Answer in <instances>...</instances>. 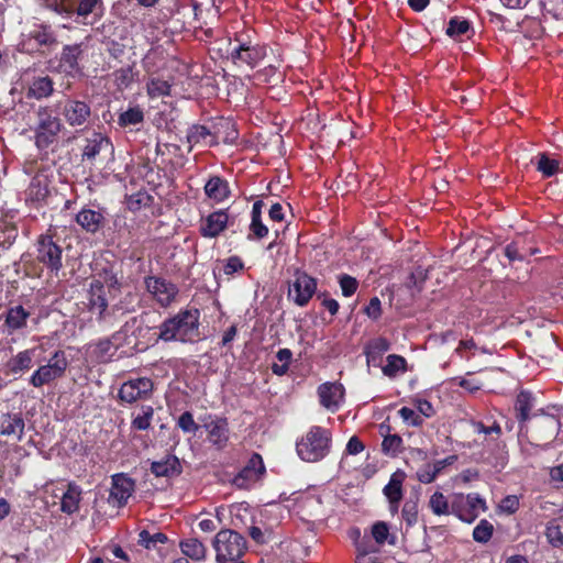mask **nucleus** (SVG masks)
I'll return each mask as SVG.
<instances>
[{"label": "nucleus", "instance_id": "54", "mask_svg": "<svg viewBox=\"0 0 563 563\" xmlns=\"http://www.w3.org/2000/svg\"><path fill=\"white\" fill-rule=\"evenodd\" d=\"M398 413L408 426L420 427L423 423V418L415 409L402 407Z\"/></svg>", "mask_w": 563, "mask_h": 563}, {"label": "nucleus", "instance_id": "58", "mask_svg": "<svg viewBox=\"0 0 563 563\" xmlns=\"http://www.w3.org/2000/svg\"><path fill=\"white\" fill-rule=\"evenodd\" d=\"M372 536L378 544H383L388 540L389 528L384 521L376 522L372 528Z\"/></svg>", "mask_w": 563, "mask_h": 563}, {"label": "nucleus", "instance_id": "32", "mask_svg": "<svg viewBox=\"0 0 563 563\" xmlns=\"http://www.w3.org/2000/svg\"><path fill=\"white\" fill-rule=\"evenodd\" d=\"M533 407L532 394L522 390L518 394L516 400L517 419L520 423L526 422L530 419L529 412Z\"/></svg>", "mask_w": 563, "mask_h": 563}, {"label": "nucleus", "instance_id": "53", "mask_svg": "<svg viewBox=\"0 0 563 563\" xmlns=\"http://www.w3.org/2000/svg\"><path fill=\"white\" fill-rule=\"evenodd\" d=\"M552 4H544V0H540L543 14L551 15L555 20H563V0H552Z\"/></svg>", "mask_w": 563, "mask_h": 563}, {"label": "nucleus", "instance_id": "33", "mask_svg": "<svg viewBox=\"0 0 563 563\" xmlns=\"http://www.w3.org/2000/svg\"><path fill=\"white\" fill-rule=\"evenodd\" d=\"M405 479V473L401 471L395 472L388 484L384 487V495L386 498L394 500H401L402 498V482Z\"/></svg>", "mask_w": 563, "mask_h": 563}, {"label": "nucleus", "instance_id": "21", "mask_svg": "<svg viewBox=\"0 0 563 563\" xmlns=\"http://www.w3.org/2000/svg\"><path fill=\"white\" fill-rule=\"evenodd\" d=\"M119 338L120 333H115L110 339H102L98 341L96 344L90 345L91 354L100 363L111 361V358L115 355L117 350L119 347Z\"/></svg>", "mask_w": 563, "mask_h": 563}, {"label": "nucleus", "instance_id": "43", "mask_svg": "<svg viewBox=\"0 0 563 563\" xmlns=\"http://www.w3.org/2000/svg\"><path fill=\"white\" fill-rule=\"evenodd\" d=\"M494 533V526L487 519H482L473 529V539L478 543H487Z\"/></svg>", "mask_w": 563, "mask_h": 563}, {"label": "nucleus", "instance_id": "39", "mask_svg": "<svg viewBox=\"0 0 563 563\" xmlns=\"http://www.w3.org/2000/svg\"><path fill=\"white\" fill-rule=\"evenodd\" d=\"M23 428V419L8 416L2 420L0 424V433L3 435H16L20 439Z\"/></svg>", "mask_w": 563, "mask_h": 563}, {"label": "nucleus", "instance_id": "15", "mask_svg": "<svg viewBox=\"0 0 563 563\" xmlns=\"http://www.w3.org/2000/svg\"><path fill=\"white\" fill-rule=\"evenodd\" d=\"M37 261L52 271H58L62 267V249L51 238H42L37 241Z\"/></svg>", "mask_w": 563, "mask_h": 563}, {"label": "nucleus", "instance_id": "9", "mask_svg": "<svg viewBox=\"0 0 563 563\" xmlns=\"http://www.w3.org/2000/svg\"><path fill=\"white\" fill-rule=\"evenodd\" d=\"M153 382L147 377L131 378L119 390V398L128 404L147 399L153 391Z\"/></svg>", "mask_w": 563, "mask_h": 563}, {"label": "nucleus", "instance_id": "55", "mask_svg": "<svg viewBox=\"0 0 563 563\" xmlns=\"http://www.w3.org/2000/svg\"><path fill=\"white\" fill-rule=\"evenodd\" d=\"M470 30V22L467 20H460L453 18L450 20L446 34L450 36H460L465 34Z\"/></svg>", "mask_w": 563, "mask_h": 563}, {"label": "nucleus", "instance_id": "42", "mask_svg": "<svg viewBox=\"0 0 563 563\" xmlns=\"http://www.w3.org/2000/svg\"><path fill=\"white\" fill-rule=\"evenodd\" d=\"M146 90L151 98H159L169 95L170 85L167 80L153 77L147 81Z\"/></svg>", "mask_w": 563, "mask_h": 563}, {"label": "nucleus", "instance_id": "35", "mask_svg": "<svg viewBox=\"0 0 563 563\" xmlns=\"http://www.w3.org/2000/svg\"><path fill=\"white\" fill-rule=\"evenodd\" d=\"M536 167L543 177H552L560 169V162L550 157L547 153H540L537 157Z\"/></svg>", "mask_w": 563, "mask_h": 563}, {"label": "nucleus", "instance_id": "19", "mask_svg": "<svg viewBox=\"0 0 563 563\" xmlns=\"http://www.w3.org/2000/svg\"><path fill=\"white\" fill-rule=\"evenodd\" d=\"M88 307L93 314H97L99 320L103 318L107 311L108 301L104 297V286L99 279L92 280L90 284Z\"/></svg>", "mask_w": 563, "mask_h": 563}, {"label": "nucleus", "instance_id": "56", "mask_svg": "<svg viewBox=\"0 0 563 563\" xmlns=\"http://www.w3.org/2000/svg\"><path fill=\"white\" fill-rule=\"evenodd\" d=\"M177 424L186 433H196L199 429V426L194 420V416L189 411H185L180 415Z\"/></svg>", "mask_w": 563, "mask_h": 563}, {"label": "nucleus", "instance_id": "47", "mask_svg": "<svg viewBox=\"0 0 563 563\" xmlns=\"http://www.w3.org/2000/svg\"><path fill=\"white\" fill-rule=\"evenodd\" d=\"M114 81L120 89L128 88L134 80L133 68L122 67L114 71Z\"/></svg>", "mask_w": 563, "mask_h": 563}, {"label": "nucleus", "instance_id": "12", "mask_svg": "<svg viewBox=\"0 0 563 563\" xmlns=\"http://www.w3.org/2000/svg\"><path fill=\"white\" fill-rule=\"evenodd\" d=\"M203 428L207 431L208 442L217 450H224L230 440L229 422L225 418L209 417Z\"/></svg>", "mask_w": 563, "mask_h": 563}, {"label": "nucleus", "instance_id": "59", "mask_svg": "<svg viewBox=\"0 0 563 563\" xmlns=\"http://www.w3.org/2000/svg\"><path fill=\"white\" fill-rule=\"evenodd\" d=\"M518 508L519 499L514 495L506 496L499 504V510L508 515L516 512Z\"/></svg>", "mask_w": 563, "mask_h": 563}, {"label": "nucleus", "instance_id": "26", "mask_svg": "<svg viewBox=\"0 0 563 563\" xmlns=\"http://www.w3.org/2000/svg\"><path fill=\"white\" fill-rule=\"evenodd\" d=\"M205 194L208 198L221 202L230 195L229 184L220 176H212L205 185Z\"/></svg>", "mask_w": 563, "mask_h": 563}, {"label": "nucleus", "instance_id": "40", "mask_svg": "<svg viewBox=\"0 0 563 563\" xmlns=\"http://www.w3.org/2000/svg\"><path fill=\"white\" fill-rule=\"evenodd\" d=\"M401 517L407 527H413L418 522L419 506L418 497L409 498L405 501L401 509Z\"/></svg>", "mask_w": 563, "mask_h": 563}, {"label": "nucleus", "instance_id": "2", "mask_svg": "<svg viewBox=\"0 0 563 563\" xmlns=\"http://www.w3.org/2000/svg\"><path fill=\"white\" fill-rule=\"evenodd\" d=\"M199 311L197 309L180 310L159 325L158 338L165 342H194L199 335Z\"/></svg>", "mask_w": 563, "mask_h": 563}, {"label": "nucleus", "instance_id": "8", "mask_svg": "<svg viewBox=\"0 0 563 563\" xmlns=\"http://www.w3.org/2000/svg\"><path fill=\"white\" fill-rule=\"evenodd\" d=\"M265 472L262 456L253 453L245 466L234 476L232 484L240 489H249L262 479Z\"/></svg>", "mask_w": 563, "mask_h": 563}, {"label": "nucleus", "instance_id": "62", "mask_svg": "<svg viewBox=\"0 0 563 563\" xmlns=\"http://www.w3.org/2000/svg\"><path fill=\"white\" fill-rule=\"evenodd\" d=\"M417 412L423 418H430L434 415L433 406L426 399H417L415 401Z\"/></svg>", "mask_w": 563, "mask_h": 563}, {"label": "nucleus", "instance_id": "3", "mask_svg": "<svg viewBox=\"0 0 563 563\" xmlns=\"http://www.w3.org/2000/svg\"><path fill=\"white\" fill-rule=\"evenodd\" d=\"M331 444V431L320 426H312L297 440L296 452L303 462L317 463L328 456Z\"/></svg>", "mask_w": 563, "mask_h": 563}, {"label": "nucleus", "instance_id": "48", "mask_svg": "<svg viewBox=\"0 0 563 563\" xmlns=\"http://www.w3.org/2000/svg\"><path fill=\"white\" fill-rule=\"evenodd\" d=\"M32 366V356L31 351L26 350L20 352L12 361H11V369L12 372H21L24 369H29Z\"/></svg>", "mask_w": 563, "mask_h": 563}, {"label": "nucleus", "instance_id": "61", "mask_svg": "<svg viewBox=\"0 0 563 563\" xmlns=\"http://www.w3.org/2000/svg\"><path fill=\"white\" fill-rule=\"evenodd\" d=\"M365 313L368 318L376 320L382 314V306L380 300L377 297H373L369 300V303L364 309Z\"/></svg>", "mask_w": 563, "mask_h": 563}, {"label": "nucleus", "instance_id": "64", "mask_svg": "<svg viewBox=\"0 0 563 563\" xmlns=\"http://www.w3.org/2000/svg\"><path fill=\"white\" fill-rule=\"evenodd\" d=\"M243 268V263L238 256H231L227 260L223 272L225 275H232Z\"/></svg>", "mask_w": 563, "mask_h": 563}, {"label": "nucleus", "instance_id": "46", "mask_svg": "<svg viewBox=\"0 0 563 563\" xmlns=\"http://www.w3.org/2000/svg\"><path fill=\"white\" fill-rule=\"evenodd\" d=\"M144 119L143 111L139 107L130 108L119 117V124L122 126L136 125Z\"/></svg>", "mask_w": 563, "mask_h": 563}, {"label": "nucleus", "instance_id": "7", "mask_svg": "<svg viewBox=\"0 0 563 563\" xmlns=\"http://www.w3.org/2000/svg\"><path fill=\"white\" fill-rule=\"evenodd\" d=\"M144 285L151 299L162 308L169 307L179 292L178 287L173 282L162 276H147L144 278Z\"/></svg>", "mask_w": 563, "mask_h": 563}, {"label": "nucleus", "instance_id": "1", "mask_svg": "<svg viewBox=\"0 0 563 563\" xmlns=\"http://www.w3.org/2000/svg\"><path fill=\"white\" fill-rule=\"evenodd\" d=\"M531 420V444L547 450L561 430L563 406H548L547 408L540 409L532 415Z\"/></svg>", "mask_w": 563, "mask_h": 563}, {"label": "nucleus", "instance_id": "16", "mask_svg": "<svg viewBox=\"0 0 563 563\" xmlns=\"http://www.w3.org/2000/svg\"><path fill=\"white\" fill-rule=\"evenodd\" d=\"M134 481L125 474H114L112 476V487L110 490V501L118 507L128 503L134 492Z\"/></svg>", "mask_w": 563, "mask_h": 563}, {"label": "nucleus", "instance_id": "18", "mask_svg": "<svg viewBox=\"0 0 563 563\" xmlns=\"http://www.w3.org/2000/svg\"><path fill=\"white\" fill-rule=\"evenodd\" d=\"M62 492H56L54 497H59V510L73 515L79 510L82 489L75 483H65Z\"/></svg>", "mask_w": 563, "mask_h": 563}, {"label": "nucleus", "instance_id": "60", "mask_svg": "<svg viewBox=\"0 0 563 563\" xmlns=\"http://www.w3.org/2000/svg\"><path fill=\"white\" fill-rule=\"evenodd\" d=\"M416 476L418 481L423 484H430L437 478L434 471H432L431 464H426L422 467H420L417 471Z\"/></svg>", "mask_w": 563, "mask_h": 563}, {"label": "nucleus", "instance_id": "36", "mask_svg": "<svg viewBox=\"0 0 563 563\" xmlns=\"http://www.w3.org/2000/svg\"><path fill=\"white\" fill-rule=\"evenodd\" d=\"M65 482H52L46 484L42 488L41 498L46 508L57 506L59 504V497H54L56 492H62Z\"/></svg>", "mask_w": 563, "mask_h": 563}, {"label": "nucleus", "instance_id": "27", "mask_svg": "<svg viewBox=\"0 0 563 563\" xmlns=\"http://www.w3.org/2000/svg\"><path fill=\"white\" fill-rule=\"evenodd\" d=\"M389 342L384 338L371 341L365 347L367 365L379 366L382 356L389 350Z\"/></svg>", "mask_w": 563, "mask_h": 563}, {"label": "nucleus", "instance_id": "25", "mask_svg": "<svg viewBox=\"0 0 563 563\" xmlns=\"http://www.w3.org/2000/svg\"><path fill=\"white\" fill-rule=\"evenodd\" d=\"M104 217L101 212L82 209L76 216V222L87 232L96 233L102 225Z\"/></svg>", "mask_w": 563, "mask_h": 563}, {"label": "nucleus", "instance_id": "6", "mask_svg": "<svg viewBox=\"0 0 563 563\" xmlns=\"http://www.w3.org/2000/svg\"><path fill=\"white\" fill-rule=\"evenodd\" d=\"M453 516L465 523H473L481 514L488 510L486 500L477 493L453 494L452 495Z\"/></svg>", "mask_w": 563, "mask_h": 563}, {"label": "nucleus", "instance_id": "29", "mask_svg": "<svg viewBox=\"0 0 563 563\" xmlns=\"http://www.w3.org/2000/svg\"><path fill=\"white\" fill-rule=\"evenodd\" d=\"M187 141L190 145L189 150H191L197 144H202L205 146H212L216 144L214 137L203 125H192L188 130Z\"/></svg>", "mask_w": 563, "mask_h": 563}, {"label": "nucleus", "instance_id": "23", "mask_svg": "<svg viewBox=\"0 0 563 563\" xmlns=\"http://www.w3.org/2000/svg\"><path fill=\"white\" fill-rule=\"evenodd\" d=\"M151 472L157 477H172L180 474L181 465L178 457L167 455L161 461L153 462Z\"/></svg>", "mask_w": 563, "mask_h": 563}, {"label": "nucleus", "instance_id": "57", "mask_svg": "<svg viewBox=\"0 0 563 563\" xmlns=\"http://www.w3.org/2000/svg\"><path fill=\"white\" fill-rule=\"evenodd\" d=\"M477 350V345L473 339L461 340L457 347L455 349V354L462 358L468 360L471 355L475 354Z\"/></svg>", "mask_w": 563, "mask_h": 563}, {"label": "nucleus", "instance_id": "4", "mask_svg": "<svg viewBox=\"0 0 563 563\" xmlns=\"http://www.w3.org/2000/svg\"><path fill=\"white\" fill-rule=\"evenodd\" d=\"M212 547L217 563L238 562L247 549L245 538L230 529L219 531L212 541Z\"/></svg>", "mask_w": 563, "mask_h": 563}, {"label": "nucleus", "instance_id": "52", "mask_svg": "<svg viewBox=\"0 0 563 563\" xmlns=\"http://www.w3.org/2000/svg\"><path fill=\"white\" fill-rule=\"evenodd\" d=\"M140 543L147 549L155 547L156 543H165L167 541V537L164 533H154L151 534L146 530H142L139 534Z\"/></svg>", "mask_w": 563, "mask_h": 563}, {"label": "nucleus", "instance_id": "31", "mask_svg": "<svg viewBox=\"0 0 563 563\" xmlns=\"http://www.w3.org/2000/svg\"><path fill=\"white\" fill-rule=\"evenodd\" d=\"M545 537L554 548H563V517L554 518L547 523Z\"/></svg>", "mask_w": 563, "mask_h": 563}, {"label": "nucleus", "instance_id": "30", "mask_svg": "<svg viewBox=\"0 0 563 563\" xmlns=\"http://www.w3.org/2000/svg\"><path fill=\"white\" fill-rule=\"evenodd\" d=\"M389 430L390 427L388 424L382 423L379 426V432L382 435H384L382 442V451L386 455L395 456L401 450L402 439L398 434H385V432H388Z\"/></svg>", "mask_w": 563, "mask_h": 563}, {"label": "nucleus", "instance_id": "50", "mask_svg": "<svg viewBox=\"0 0 563 563\" xmlns=\"http://www.w3.org/2000/svg\"><path fill=\"white\" fill-rule=\"evenodd\" d=\"M339 284L342 290V295L344 297H351L352 295H354L358 287V282L356 280V278L347 274H342L339 277Z\"/></svg>", "mask_w": 563, "mask_h": 563}, {"label": "nucleus", "instance_id": "34", "mask_svg": "<svg viewBox=\"0 0 563 563\" xmlns=\"http://www.w3.org/2000/svg\"><path fill=\"white\" fill-rule=\"evenodd\" d=\"M181 552L191 560L201 561L206 558V548L198 539H188L180 543Z\"/></svg>", "mask_w": 563, "mask_h": 563}, {"label": "nucleus", "instance_id": "11", "mask_svg": "<svg viewBox=\"0 0 563 563\" xmlns=\"http://www.w3.org/2000/svg\"><path fill=\"white\" fill-rule=\"evenodd\" d=\"M266 55L263 46L251 42H239L230 52V57L235 65H246L254 68Z\"/></svg>", "mask_w": 563, "mask_h": 563}, {"label": "nucleus", "instance_id": "37", "mask_svg": "<svg viewBox=\"0 0 563 563\" xmlns=\"http://www.w3.org/2000/svg\"><path fill=\"white\" fill-rule=\"evenodd\" d=\"M29 312L22 306H16L9 309L5 318V324L11 330H16L25 325Z\"/></svg>", "mask_w": 563, "mask_h": 563}, {"label": "nucleus", "instance_id": "14", "mask_svg": "<svg viewBox=\"0 0 563 563\" xmlns=\"http://www.w3.org/2000/svg\"><path fill=\"white\" fill-rule=\"evenodd\" d=\"M60 129L59 119L46 110L37 112V147L54 142Z\"/></svg>", "mask_w": 563, "mask_h": 563}, {"label": "nucleus", "instance_id": "49", "mask_svg": "<svg viewBox=\"0 0 563 563\" xmlns=\"http://www.w3.org/2000/svg\"><path fill=\"white\" fill-rule=\"evenodd\" d=\"M23 173L30 179L27 190L25 191V200L33 202V201H35L34 191H33V186H34V181H35V175H34L35 163L32 161L25 162L23 165Z\"/></svg>", "mask_w": 563, "mask_h": 563}, {"label": "nucleus", "instance_id": "10", "mask_svg": "<svg viewBox=\"0 0 563 563\" xmlns=\"http://www.w3.org/2000/svg\"><path fill=\"white\" fill-rule=\"evenodd\" d=\"M317 289V282L306 273H296L295 280L289 286L288 297L296 305L303 307L312 298Z\"/></svg>", "mask_w": 563, "mask_h": 563}, {"label": "nucleus", "instance_id": "45", "mask_svg": "<svg viewBox=\"0 0 563 563\" xmlns=\"http://www.w3.org/2000/svg\"><path fill=\"white\" fill-rule=\"evenodd\" d=\"M154 416V409L151 406H143L141 411L133 418L132 428L136 430H147Z\"/></svg>", "mask_w": 563, "mask_h": 563}, {"label": "nucleus", "instance_id": "5", "mask_svg": "<svg viewBox=\"0 0 563 563\" xmlns=\"http://www.w3.org/2000/svg\"><path fill=\"white\" fill-rule=\"evenodd\" d=\"M43 4L56 13H74L86 23L88 18L100 19L103 14L102 0H42Z\"/></svg>", "mask_w": 563, "mask_h": 563}, {"label": "nucleus", "instance_id": "22", "mask_svg": "<svg viewBox=\"0 0 563 563\" xmlns=\"http://www.w3.org/2000/svg\"><path fill=\"white\" fill-rule=\"evenodd\" d=\"M102 152L112 156L114 152L113 144L108 137L101 134H95L91 139L87 140V144L82 151V157L84 159L90 161Z\"/></svg>", "mask_w": 563, "mask_h": 563}, {"label": "nucleus", "instance_id": "20", "mask_svg": "<svg viewBox=\"0 0 563 563\" xmlns=\"http://www.w3.org/2000/svg\"><path fill=\"white\" fill-rule=\"evenodd\" d=\"M228 220L227 212L214 211L202 221L200 232L206 238H214L225 229Z\"/></svg>", "mask_w": 563, "mask_h": 563}, {"label": "nucleus", "instance_id": "51", "mask_svg": "<svg viewBox=\"0 0 563 563\" xmlns=\"http://www.w3.org/2000/svg\"><path fill=\"white\" fill-rule=\"evenodd\" d=\"M37 45H45L48 48L57 45L56 36L54 35L51 26H40V30H37Z\"/></svg>", "mask_w": 563, "mask_h": 563}, {"label": "nucleus", "instance_id": "41", "mask_svg": "<svg viewBox=\"0 0 563 563\" xmlns=\"http://www.w3.org/2000/svg\"><path fill=\"white\" fill-rule=\"evenodd\" d=\"M278 363L272 365V372L277 376L285 375L289 369V364L292 360V352L289 349H280L276 353Z\"/></svg>", "mask_w": 563, "mask_h": 563}, {"label": "nucleus", "instance_id": "17", "mask_svg": "<svg viewBox=\"0 0 563 563\" xmlns=\"http://www.w3.org/2000/svg\"><path fill=\"white\" fill-rule=\"evenodd\" d=\"M68 362L64 352H55L48 360L46 365L37 368V382L41 384L49 383L57 377H60L67 368Z\"/></svg>", "mask_w": 563, "mask_h": 563}, {"label": "nucleus", "instance_id": "38", "mask_svg": "<svg viewBox=\"0 0 563 563\" xmlns=\"http://www.w3.org/2000/svg\"><path fill=\"white\" fill-rule=\"evenodd\" d=\"M406 360L402 356L390 354L387 356V363L382 367V371L385 376L393 378L406 371Z\"/></svg>", "mask_w": 563, "mask_h": 563}, {"label": "nucleus", "instance_id": "13", "mask_svg": "<svg viewBox=\"0 0 563 563\" xmlns=\"http://www.w3.org/2000/svg\"><path fill=\"white\" fill-rule=\"evenodd\" d=\"M317 391L320 405L331 412H336L344 402L345 389L340 383H323Z\"/></svg>", "mask_w": 563, "mask_h": 563}, {"label": "nucleus", "instance_id": "44", "mask_svg": "<svg viewBox=\"0 0 563 563\" xmlns=\"http://www.w3.org/2000/svg\"><path fill=\"white\" fill-rule=\"evenodd\" d=\"M81 54L80 45H67L62 54V63L69 70H75L78 65V57Z\"/></svg>", "mask_w": 563, "mask_h": 563}, {"label": "nucleus", "instance_id": "28", "mask_svg": "<svg viewBox=\"0 0 563 563\" xmlns=\"http://www.w3.org/2000/svg\"><path fill=\"white\" fill-rule=\"evenodd\" d=\"M428 507L435 516L453 515L452 495L448 497L443 493L437 490L430 496Z\"/></svg>", "mask_w": 563, "mask_h": 563}, {"label": "nucleus", "instance_id": "24", "mask_svg": "<svg viewBox=\"0 0 563 563\" xmlns=\"http://www.w3.org/2000/svg\"><path fill=\"white\" fill-rule=\"evenodd\" d=\"M65 117L69 124L82 125L90 117V107L82 101H69L65 107Z\"/></svg>", "mask_w": 563, "mask_h": 563}, {"label": "nucleus", "instance_id": "63", "mask_svg": "<svg viewBox=\"0 0 563 563\" xmlns=\"http://www.w3.org/2000/svg\"><path fill=\"white\" fill-rule=\"evenodd\" d=\"M53 92V82L48 77L37 78V99Z\"/></svg>", "mask_w": 563, "mask_h": 563}]
</instances>
